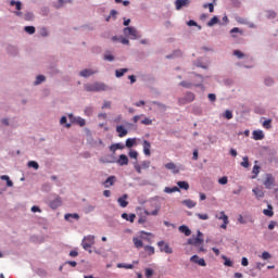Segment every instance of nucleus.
<instances>
[{
	"label": "nucleus",
	"mask_w": 278,
	"mask_h": 278,
	"mask_svg": "<svg viewBox=\"0 0 278 278\" xmlns=\"http://www.w3.org/2000/svg\"><path fill=\"white\" fill-rule=\"evenodd\" d=\"M195 96L192 92H187L184 98L178 99L179 105H186V103H192L194 101Z\"/></svg>",
	"instance_id": "8"
},
{
	"label": "nucleus",
	"mask_w": 278,
	"mask_h": 278,
	"mask_svg": "<svg viewBox=\"0 0 278 278\" xmlns=\"http://www.w3.org/2000/svg\"><path fill=\"white\" fill-rule=\"evenodd\" d=\"M123 149H125V144L123 143H114L110 147V151H112L113 153H116V151L118 150L123 151Z\"/></svg>",
	"instance_id": "21"
},
{
	"label": "nucleus",
	"mask_w": 278,
	"mask_h": 278,
	"mask_svg": "<svg viewBox=\"0 0 278 278\" xmlns=\"http://www.w3.org/2000/svg\"><path fill=\"white\" fill-rule=\"evenodd\" d=\"M267 207L268 208L263 210V214L265 216H268L269 218H273V216H275V212L273 211V205L268 204Z\"/></svg>",
	"instance_id": "22"
},
{
	"label": "nucleus",
	"mask_w": 278,
	"mask_h": 278,
	"mask_svg": "<svg viewBox=\"0 0 278 278\" xmlns=\"http://www.w3.org/2000/svg\"><path fill=\"white\" fill-rule=\"evenodd\" d=\"M264 186L268 190H270V188H273L275 186V178L273 177V175H270V174L266 175V179L264 181Z\"/></svg>",
	"instance_id": "11"
},
{
	"label": "nucleus",
	"mask_w": 278,
	"mask_h": 278,
	"mask_svg": "<svg viewBox=\"0 0 278 278\" xmlns=\"http://www.w3.org/2000/svg\"><path fill=\"white\" fill-rule=\"evenodd\" d=\"M203 8L207 9L208 8V11L212 13L214 12V3H205L203 5Z\"/></svg>",
	"instance_id": "55"
},
{
	"label": "nucleus",
	"mask_w": 278,
	"mask_h": 278,
	"mask_svg": "<svg viewBox=\"0 0 278 278\" xmlns=\"http://www.w3.org/2000/svg\"><path fill=\"white\" fill-rule=\"evenodd\" d=\"M47 77H45V75H39L37 76L36 80H35V86H40V84H42V81H46Z\"/></svg>",
	"instance_id": "33"
},
{
	"label": "nucleus",
	"mask_w": 278,
	"mask_h": 278,
	"mask_svg": "<svg viewBox=\"0 0 278 278\" xmlns=\"http://www.w3.org/2000/svg\"><path fill=\"white\" fill-rule=\"evenodd\" d=\"M157 247L161 253H167V255H170L173 253V248H170V245H168V243L164 241H159Z\"/></svg>",
	"instance_id": "10"
},
{
	"label": "nucleus",
	"mask_w": 278,
	"mask_h": 278,
	"mask_svg": "<svg viewBox=\"0 0 278 278\" xmlns=\"http://www.w3.org/2000/svg\"><path fill=\"white\" fill-rule=\"evenodd\" d=\"M8 51H9V53H11V55H16V53H18V51L16 50V48L13 47V46H10V47L8 48Z\"/></svg>",
	"instance_id": "50"
},
{
	"label": "nucleus",
	"mask_w": 278,
	"mask_h": 278,
	"mask_svg": "<svg viewBox=\"0 0 278 278\" xmlns=\"http://www.w3.org/2000/svg\"><path fill=\"white\" fill-rule=\"evenodd\" d=\"M195 216H198V218H200V220H207L210 218V215L201 214V213H197Z\"/></svg>",
	"instance_id": "47"
},
{
	"label": "nucleus",
	"mask_w": 278,
	"mask_h": 278,
	"mask_svg": "<svg viewBox=\"0 0 278 278\" xmlns=\"http://www.w3.org/2000/svg\"><path fill=\"white\" fill-rule=\"evenodd\" d=\"M261 257H262V260H270V257H273V256L268 252H263Z\"/></svg>",
	"instance_id": "59"
},
{
	"label": "nucleus",
	"mask_w": 278,
	"mask_h": 278,
	"mask_svg": "<svg viewBox=\"0 0 278 278\" xmlns=\"http://www.w3.org/2000/svg\"><path fill=\"white\" fill-rule=\"evenodd\" d=\"M117 268H126V269L131 270V268H134V265L132 264L125 265L123 263H119V264H117Z\"/></svg>",
	"instance_id": "45"
},
{
	"label": "nucleus",
	"mask_w": 278,
	"mask_h": 278,
	"mask_svg": "<svg viewBox=\"0 0 278 278\" xmlns=\"http://www.w3.org/2000/svg\"><path fill=\"white\" fill-rule=\"evenodd\" d=\"M252 173L254 176H252V179H255V177H257V175H260V165H254Z\"/></svg>",
	"instance_id": "36"
},
{
	"label": "nucleus",
	"mask_w": 278,
	"mask_h": 278,
	"mask_svg": "<svg viewBox=\"0 0 278 278\" xmlns=\"http://www.w3.org/2000/svg\"><path fill=\"white\" fill-rule=\"evenodd\" d=\"M67 116L73 125H78L79 127H86V119L81 117H76L75 115H73V113L68 114Z\"/></svg>",
	"instance_id": "6"
},
{
	"label": "nucleus",
	"mask_w": 278,
	"mask_h": 278,
	"mask_svg": "<svg viewBox=\"0 0 278 278\" xmlns=\"http://www.w3.org/2000/svg\"><path fill=\"white\" fill-rule=\"evenodd\" d=\"M143 249L148 255H155V248L151 245H144Z\"/></svg>",
	"instance_id": "30"
},
{
	"label": "nucleus",
	"mask_w": 278,
	"mask_h": 278,
	"mask_svg": "<svg viewBox=\"0 0 278 278\" xmlns=\"http://www.w3.org/2000/svg\"><path fill=\"white\" fill-rule=\"evenodd\" d=\"M190 4V0H176L175 5L176 10H181V8H186V5Z\"/></svg>",
	"instance_id": "15"
},
{
	"label": "nucleus",
	"mask_w": 278,
	"mask_h": 278,
	"mask_svg": "<svg viewBox=\"0 0 278 278\" xmlns=\"http://www.w3.org/2000/svg\"><path fill=\"white\" fill-rule=\"evenodd\" d=\"M68 218H75L76 220H79V214H77V213L66 214L65 215V220H68Z\"/></svg>",
	"instance_id": "44"
},
{
	"label": "nucleus",
	"mask_w": 278,
	"mask_h": 278,
	"mask_svg": "<svg viewBox=\"0 0 278 278\" xmlns=\"http://www.w3.org/2000/svg\"><path fill=\"white\" fill-rule=\"evenodd\" d=\"M270 123H273L271 119H266L265 122H263L264 129H270L271 127Z\"/></svg>",
	"instance_id": "49"
},
{
	"label": "nucleus",
	"mask_w": 278,
	"mask_h": 278,
	"mask_svg": "<svg viewBox=\"0 0 278 278\" xmlns=\"http://www.w3.org/2000/svg\"><path fill=\"white\" fill-rule=\"evenodd\" d=\"M190 262H193V264H198L199 266H206L205 260L199 257V255L191 256Z\"/></svg>",
	"instance_id": "12"
},
{
	"label": "nucleus",
	"mask_w": 278,
	"mask_h": 278,
	"mask_svg": "<svg viewBox=\"0 0 278 278\" xmlns=\"http://www.w3.org/2000/svg\"><path fill=\"white\" fill-rule=\"evenodd\" d=\"M124 35L127 38H130V40H138V38H141L140 33L134 27L124 28Z\"/></svg>",
	"instance_id": "4"
},
{
	"label": "nucleus",
	"mask_w": 278,
	"mask_h": 278,
	"mask_svg": "<svg viewBox=\"0 0 278 278\" xmlns=\"http://www.w3.org/2000/svg\"><path fill=\"white\" fill-rule=\"evenodd\" d=\"M178 230L180 231V233H185L186 236L192 235V230H190V228L186 225L179 226Z\"/></svg>",
	"instance_id": "26"
},
{
	"label": "nucleus",
	"mask_w": 278,
	"mask_h": 278,
	"mask_svg": "<svg viewBox=\"0 0 278 278\" xmlns=\"http://www.w3.org/2000/svg\"><path fill=\"white\" fill-rule=\"evenodd\" d=\"M85 90L87 92H105L106 90H112V88L103 83H93L85 85Z\"/></svg>",
	"instance_id": "1"
},
{
	"label": "nucleus",
	"mask_w": 278,
	"mask_h": 278,
	"mask_svg": "<svg viewBox=\"0 0 278 278\" xmlns=\"http://www.w3.org/2000/svg\"><path fill=\"white\" fill-rule=\"evenodd\" d=\"M228 181L229 179L227 178V176H223L218 179V184H220V186H227Z\"/></svg>",
	"instance_id": "43"
},
{
	"label": "nucleus",
	"mask_w": 278,
	"mask_h": 278,
	"mask_svg": "<svg viewBox=\"0 0 278 278\" xmlns=\"http://www.w3.org/2000/svg\"><path fill=\"white\" fill-rule=\"evenodd\" d=\"M128 155L131 160H138V151L136 150H130Z\"/></svg>",
	"instance_id": "40"
},
{
	"label": "nucleus",
	"mask_w": 278,
	"mask_h": 278,
	"mask_svg": "<svg viewBox=\"0 0 278 278\" xmlns=\"http://www.w3.org/2000/svg\"><path fill=\"white\" fill-rule=\"evenodd\" d=\"M28 166L29 168H35V170H38V168H40V165H38V162L36 161L28 162Z\"/></svg>",
	"instance_id": "39"
},
{
	"label": "nucleus",
	"mask_w": 278,
	"mask_h": 278,
	"mask_svg": "<svg viewBox=\"0 0 278 278\" xmlns=\"http://www.w3.org/2000/svg\"><path fill=\"white\" fill-rule=\"evenodd\" d=\"M164 192H166L167 194H172V192H180L179 187H166L164 189Z\"/></svg>",
	"instance_id": "31"
},
{
	"label": "nucleus",
	"mask_w": 278,
	"mask_h": 278,
	"mask_svg": "<svg viewBox=\"0 0 278 278\" xmlns=\"http://www.w3.org/2000/svg\"><path fill=\"white\" fill-rule=\"evenodd\" d=\"M218 24V17L214 16L212 20L207 23V27H214V25Z\"/></svg>",
	"instance_id": "37"
},
{
	"label": "nucleus",
	"mask_w": 278,
	"mask_h": 278,
	"mask_svg": "<svg viewBox=\"0 0 278 278\" xmlns=\"http://www.w3.org/2000/svg\"><path fill=\"white\" fill-rule=\"evenodd\" d=\"M116 184V176H110L106 178V180L103 182L104 188H110V186H114Z\"/></svg>",
	"instance_id": "17"
},
{
	"label": "nucleus",
	"mask_w": 278,
	"mask_h": 278,
	"mask_svg": "<svg viewBox=\"0 0 278 278\" xmlns=\"http://www.w3.org/2000/svg\"><path fill=\"white\" fill-rule=\"evenodd\" d=\"M116 14H118L116 10H111L110 16L106 18V21H110V18H116Z\"/></svg>",
	"instance_id": "54"
},
{
	"label": "nucleus",
	"mask_w": 278,
	"mask_h": 278,
	"mask_svg": "<svg viewBox=\"0 0 278 278\" xmlns=\"http://www.w3.org/2000/svg\"><path fill=\"white\" fill-rule=\"evenodd\" d=\"M165 168H167V170H173V173L175 174L179 173V168H177V165H175V163L165 164Z\"/></svg>",
	"instance_id": "27"
},
{
	"label": "nucleus",
	"mask_w": 278,
	"mask_h": 278,
	"mask_svg": "<svg viewBox=\"0 0 278 278\" xmlns=\"http://www.w3.org/2000/svg\"><path fill=\"white\" fill-rule=\"evenodd\" d=\"M188 244H191L193 247H199V244H203V232L198 231V237L189 239Z\"/></svg>",
	"instance_id": "9"
},
{
	"label": "nucleus",
	"mask_w": 278,
	"mask_h": 278,
	"mask_svg": "<svg viewBox=\"0 0 278 278\" xmlns=\"http://www.w3.org/2000/svg\"><path fill=\"white\" fill-rule=\"evenodd\" d=\"M136 144V138L131 139V138H128L126 140V147L127 149H131V147H134Z\"/></svg>",
	"instance_id": "34"
},
{
	"label": "nucleus",
	"mask_w": 278,
	"mask_h": 278,
	"mask_svg": "<svg viewBox=\"0 0 278 278\" xmlns=\"http://www.w3.org/2000/svg\"><path fill=\"white\" fill-rule=\"evenodd\" d=\"M241 166H243V168H249V157L247 156L243 157V162L241 163Z\"/></svg>",
	"instance_id": "58"
},
{
	"label": "nucleus",
	"mask_w": 278,
	"mask_h": 278,
	"mask_svg": "<svg viewBox=\"0 0 278 278\" xmlns=\"http://www.w3.org/2000/svg\"><path fill=\"white\" fill-rule=\"evenodd\" d=\"M177 186L181 190H189L190 189V185L188 184V181H178Z\"/></svg>",
	"instance_id": "29"
},
{
	"label": "nucleus",
	"mask_w": 278,
	"mask_h": 278,
	"mask_svg": "<svg viewBox=\"0 0 278 278\" xmlns=\"http://www.w3.org/2000/svg\"><path fill=\"white\" fill-rule=\"evenodd\" d=\"M127 194H124L123 197L117 199V203L122 206V207H127L129 205V202H127Z\"/></svg>",
	"instance_id": "18"
},
{
	"label": "nucleus",
	"mask_w": 278,
	"mask_h": 278,
	"mask_svg": "<svg viewBox=\"0 0 278 278\" xmlns=\"http://www.w3.org/2000/svg\"><path fill=\"white\" fill-rule=\"evenodd\" d=\"M117 164L119 166H127V164H129V157H127L125 154H121L119 159L117 160Z\"/></svg>",
	"instance_id": "16"
},
{
	"label": "nucleus",
	"mask_w": 278,
	"mask_h": 278,
	"mask_svg": "<svg viewBox=\"0 0 278 278\" xmlns=\"http://www.w3.org/2000/svg\"><path fill=\"white\" fill-rule=\"evenodd\" d=\"M253 140H264V131L262 130H254L252 132Z\"/></svg>",
	"instance_id": "20"
},
{
	"label": "nucleus",
	"mask_w": 278,
	"mask_h": 278,
	"mask_svg": "<svg viewBox=\"0 0 278 278\" xmlns=\"http://www.w3.org/2000/svg\"><path fill=\"white\" fill-rule=\"evenodd\" d=\"M277 17V13H275V11H267V18H276Z\"/></svg>",
	"instance_id": "60"
},
{
	"label": "nucleus",
	"mask_w": 278,
	"mask_h": 278,
	"mask_svg": "<svg viewBox=\"0 0 278 278\" xmlns=\"http://www.w3.org/2000/svg\"><path fill=\"white\" fill-rule=\"evenodd\" d=\"M10 5H12V7L15 5V9H16L17 11L21 10V8H22L21 1L11 0Z\"/></svg>",
	"instance_id": "42"
},
{
	"label": "nucleus",
	"mask_w": 278,
	"mask_h": 278,
	"mask_svg": "<svg viewBox=\"0 0 278 278\" xmlns=\"http://www.w3.org/2000/svg\"><path fill=\"white\" fill-rule=\"evenodd\" d=\"M146 277H147V278L153 277V269L147 268V269H146Z\"/></svg>",
	"instance_id": "61"
},
{
	"label": "nucleus",
	"mask_w": 278,
	"mask_h": 278,
	"mask_svg": "<svg viewBox=\"0 0 278 278\" xmlns=\"http://www.w3.org/2000/svg\"><path fill=\"white\" fill-rule=\"evenodd\" d=\"M134 166H135L136 173H138V175H142V166L139 165L137 161Z\"/></svg>",
	"instance_id": "48"
},
{
	"label": "nucleus",
	"mask_w": 278,
	"mask_h": 278,
	"mask_svg": "<svg viewBox=\"0 0 278 278\" xmlns=\"http://www.w3.org/2000/svg\"><path fill=\"white\" fill-rule=\"evenodd\" d=\"M233 55H236V58H238L239 60H242L243 58H245V54L240 50H235Z\"/></svg>",
	"instance_id": "38"
},
{
	"label": "nucleus",
	"mask_w": 278,
	"mask_h": 278,
	"mask_svg": "<svg viewBox=\"0 0 278 278\" xmlns=\"http://www.w3.org/2000/svg\"><path fill=\"white\" fill-rule=\"evenodd\" d=\"M116 131L118 132V138H125L128 134L127 128L123 125L116 126Z\"/></svg>",
	"instance_id": "14"
},
{
	"label": "nucleus",
	"mask_w": 278,
	"mask_h": 278,
	"mask_svg": "<svg viewBox=\"0 0 278 278\" xmlns=\"http://www.w3.org/2000/svg\"><path fill=\"white\" fill-rule=\"evenodd\" d=\"M143 153L144 155H151V142L143 140Z\"/></svg>",
	"instance_id": "19"
},
{
	"label": "nucleus",
	"mask_w": 278,
	"mask_h": 278,
	"mask_svg": "<svg viewBox=\"0 0 278 278\" xmlns=\"http://www.w3.org/2000/svg\"><path fill=\"white\" fill-rule=\"evenodd\" d=\"M142 125H153V121L149 117H146L143 121H141Z\"/></svg>",
	"instance_id": "57"
},
{
	"label": "nucleus",
	"mask_w": 278,
	"mask_h": 278,
	"mask_svg": "<svg viewBox=\"0 0 278 278\" xmlns=\"http://www.w3.org/2000/svg\"><path fill=\"white\" fill-rule=\"evenodd\" d=\"M143 214L144 215H142V213L139 214L140 216L138 219L139 225H144V223H147V216H157L160 214V206H156L155 210L152 212L143 210Z\"/></svg>",
	"instance_id": "2"
},
{
	"label": "nucleus",
	"mask_w": 278,
	"mask_h": 278,
	"mask_svg": "<svg viewBox=\"0 0 278 278\" xmlns=\"http://www.w3.org/2000/svg\"><path fill=\"white\" fill-rule=\"evenodd\" d=\"M24 30L26 31V34H36V27L34 26H25Z\"/></svg>",
	"instance_id": "35"
},
{
	"label": "nucleus",
	"mask_w": 278,
	"mask_h": 278,
	"mask_svg": "<svg viewBox=\"0 0 278 278\" xmlns=\"http://www.w3.org/2000/svg\"><path fill=\"white\" fill-rule=\"evenodd\" d=\"M93 72L90 71H83L80 72V77H90V75H92Z\"/></svg>",
	"instance_id": "56"
},
{
	"label": "nucleus",
	"mask_w": 278,
	"mask_h": 278,
	"mask_svg": "<svg viewBox=\"0 0 278 278\" xmlns=\"http://www.w3.org/2000/svg\"><path fill=\"white\" fill-rule=\"evenodd\" d=\"M113 42H122V45H129V39L125 38V37H117L114 36L112 37Z\"/></svg>",
	"instance_id": "25"
},
{
	"label": "nucleus",
	"mask_w": 278,
	"mask_h": 278,
	"mask_svg": "<svg viewBox=\"0 0 278 278\" xmlns=\"http://www.w3.org/2000/svg\"><path fill=\"white\" fill-rule=\"evenodd\" d=\"M143 236H151V233L141 231L140 238H138V237L132 238V242H134L136 249H142V247H144V243L142 242Z\"/></svg>",
	"instance_id": "5"
},
{
	"label": "nucleus",
	"mask_w": 278,
	"mask_h": 278,
	"mask_svg": "<svg viewBox=\"0 0 278 278\" xmlns=\"http://www.w3.org/2000/svg\"><path fill=\"white\" fill-rule=\"evenodd\" d=\"M181 203L182 205H186V207H188L189 210H192V207H197V202L190 199L184 200Z\"/></svg>",
	"instance_id": "23"
},
{
	"label": "nucleus",
	"mask_w": 278,
	"mask_h": 278,
	"mask_svg": "<svg viewBox=\"0 0 278 278\" xmlns=\"http://www.w3.org/2000/svg\"><path fill=\"white\" fill-rule=\"evenodd\" d=\"M224 117L227 118V121H231V118H233V113L229 110H226L224 113Z\"/></svg>",
	"instance_id": "41"
},
{
	"label": "nucleus",
	"mask_w": 278,
	"mask_h": 278,
	"mask_svg": "<svg viewBox=\"0 0 278 278\" xmlns=\"http://www.w3.org/2000/svg\"><path fill=\"white\" fill-rule=\"evenodd\" d=\"M62 205V198L61 197H58L55 198L54 200H52L50 202V207L52 210H58V207H60Z\"/></svg>",
	"instance_id": "13"
},
{
	"label": "nucleus",
	"mask_w": 278,
	"mask_h": 278,
	"mask_svg": "<svg viewBox=\"0 0 278 278\" xmlns=\"http://www.w3.org/2000/svg\"><path fill=\"white\" fill-rule=\"evenodd\" d=\"M195 77L197 79H199L200 84H193V86H195L197 88H201V90H205V86H203V77L199 75H197Z\"/></svg>",
	"instance_id": "32"
},
{
	"label": "nucleus",
	"mask_w": 278,
	"mask_h": 278,
	"mask_svg": "<svg viewBox=\"0 0 278 278\" xmlns=\"http://www.w3.org/2000/svg\"><path fill=\"white\" fill-rule=\"evenodd\" d=\"M180 86L182 88H192V83L184 80V81L180 83Z\"/></svg>",
	"instance_id": "52"
},
{
	"label": "nucleus",
	"mask_w": 278,
	"mask_h": 278,
	"mask_svg": "<svg viewBox=\"0 0 278 278\" xmlns=\"http://www.w3.org/2000/svg\"><path fill=\"white\" fill-rule=\"evenodd\" d=\"M215 217L218 218V220H223L220 229H227V226L229 225V217L225 214V211L219 212Z\"/></svg>",
	"instance_id": "7"
},
{
	"label": "nucleus",
	"mask_w": 278,
	"mask_h": 278,
	"mask_svg": "<svg viewBox=\"0 0 278 278\" xmlns=\"http://www.w3.org/2000/svg\"><path fill=\"white\" fill-rule=\"evenodd\" d=\"M64 3H72V0H59L56 8H62Z\"/></svg>",
	"instance_id": "53"
},
{
	"label": "nucleus",
	"mask_w": 278,
	"mask_h": 278,
	"mask_svg": "<svg viewBox=\"0 0 278 278\" xmlns=\"http://www.w3.org/2000/svg\"><path fill=\"white\" fill-rule=\"evenodd\" d=\"M31 18H34V13H26V14L24 15V20H25V21H31Z\"/></svg>",
	"instance_id": "63"
},
{
	"label": "nucleus",
	"mask_w": 278,
	"mask_h": 278,
	"mask_svg": "<svg viewBox=\"0 0 278 278\" xmlns=\"http://www.w3.org/2000/svg\"><path fill=\"white\" fill-rule=\"evenodd\" d=\"M150 165H151V162H149V161H143L140 166H141V168L147 169V168H149Z\"/></svg>",
	"instance_id": "64"
},
{
	"label": "nucleus",
	"mask_w": 278,
	"mask_h": 278,
	"mask_svg": "<svg viewBox=\"0 0 278 278\" xmlns=\"http://www.w3.org/2000/svg\"><path fill=\"white\" fill-rule=\"evenodd\" d=\"M252 192L255 194L256 199H264V191L260 188H254Z\"/></svg>",
	"instance_id": "28"
},
{
	"label": "nucleus",
	"mask_w": 278,
	"mask_h": 278,
	"mask_svg": "<svg viewBox=\"0 0 278 278\" xmlns=\"http://www.w3.org/2000/svg\"><path fill=\"white\" fill-rule=\"evenodd\" d=\"M230 34L232 36V38H236V34H242V30H240V28L235 27L230 30Z\"/></svg>",
	"instance_id": "46"
},
{
	"label": "nucleus",
	"mask_w": 278,
	"mask_h": 278,
	"mask_svg": "<svg viewBox=\"0 0 278 278\" xmlns=\"http://www.w3.org/2000/svg\"><path fill=\"white\" fill-rule=\"evenodd\" d=\"M122 218H124V220H128V223H134L136 220V214H127V213H123L122 214Z\"/></svg>",
	"instance_id": "24"
},
{
	"label": "nucleus",
	"mask_w": 278,
	"mask_h": 278,
	"mask_svg": "<svg viewBox=\"0 0 278 278\" xmlns=\"http://www.w3.org/2000/svg\"><path fill=\"white\" fill-rule=\"evenodd\" d=\"M94 244V236L89 235L85 237L81 241V247L85 249V251H89V253H92V245Z\"/></svg>",
	"instance_id": "3"
},
{
	"label": "nucleus",
	"mask_w": 278,
	"mask_h": 278,
	"mask_svg": "<svg viewBox=\"0 0 278 278\" xmlns=\"http://www.w3.org/2000/svg\"><path fill=\"white\" fill-rule=\"evenodd\" d=\"M187 25H188L189 27H198L199 29H201V26H199V24H197V23L194 22V20H190V21L187 23Z\"/></svg>",
	"instance_id": "51"
},
{
	"label": "nucleus",
	"mask_w": 278,
	"mask_h": 278,
	"mask_svg": "<svg viewBox=\"0 0 278 278\" xmlns=\"http://www.w3.org/2000/svg\"><path fill=\"white\" fill-rule=\"evenodd\" d=\"M104 60H106L108 62H114V55H112V54H104Z\"/></svg>",
	"instance_id": "62"
}]
</instances>
